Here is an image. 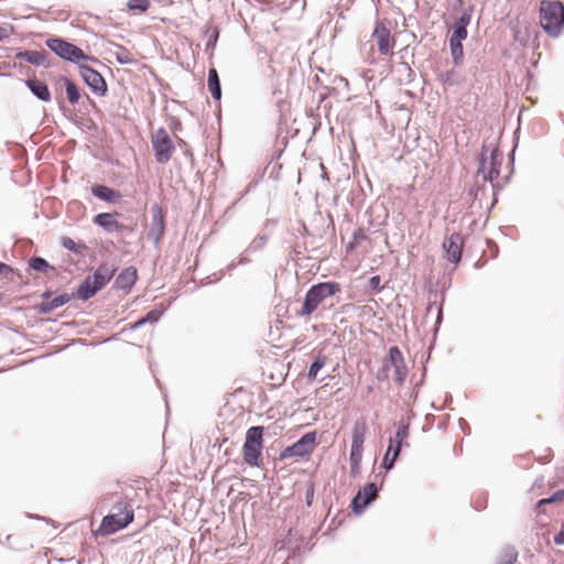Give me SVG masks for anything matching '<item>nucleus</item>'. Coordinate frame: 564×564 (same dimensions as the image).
Instances as JSON below:
<instances>
[{"label": "nucleus", "instance_id": "0eeeda50", "mask_svg": "<svg viewBox=\"0 0 564 564\" xmlns=\"http://www.w3.org/2000/svg\"><path fill=\"white\" fill-rule=\"evenodd\" d=\"M264 427L261 425L250 426L246 432L242 445V457L245 464L251 467L261 466V455L263 451Z\"/></svg>", "mask_w": 564, "mask_h": 564}, {"label": "nucleus", "instance_id": "4c0bfd02", "mask_svg": "<svg viewBox=\"0 0 564 564\" xmlns=\"http://www.w3.org/2000/svg\"><path fill=\"white\" fill-rule=\"evenodd\" d=\"M112 44L118 48V51L113 53V56L119 65H131L134 63V59L132 58L131 53L128 48H126L121 44Z\"/></svg>", "mask_w": 564, "mask_h": 564}, {"label": "nucleus", "instance_id": "39448f33", "mask_svg": "<svg viewBox=\"0 0 564 564\" xmlns=\"http://www.w3.org/2000/svg\"><path fill=\"white\" fill-rule=\"evenodd\" d=\"M279 546L273 553V561H283L281 564H301L303 536L299 535L293 529H289L286 535L276 543Z\"/></svg>", "mask_w": 564, "mask_h": 564}, {"label": "nucleus", "instance_id": "9d476101", "mask_svg": "<svg viewBox=\"0 0 564 564\" xmlns=\"http://www.w3.org/2000/svg\"><path fill=\"white\" fill-rule=\"evenodd\" d=\"M317 444V431L304 433L297 441L280 451L279 459L305 458L310 456Z\"/></svg>", "mask_w": 564, "mask_h": 564}, {"label": "nucleus", "instance_id": "c9c22d12", "mask_svg": "<svg viewBox=\"0 0 564 564\" xmlns=\"http://www.w3.org/2000/svg\"><path fill=\"white\" fill-rule=\"evenodd\" d=\"M448 46L453 65L455 67L462 66L465 57L463 42L448 41Z\"/></svg>", "mask_w": 564, "mask_h": 564}, {"label": "nucleus", "instance_id": "37998d69", "mask_svg": "<svg viewBox=\"0 0 564 564\" xmlns=\"http://www.w3.org/2000/svg\"><path fill=\"white\" fill-rule=\"evenodd\" d=\"M78 106V112L83 116L88 115L91 110L97 109V102L94 98L90 97L88 94H84V97L79 101Z\"/></svg>", "mask_w": 564, "mask_h": 564}, {"label": "nucleus", "instance_id": "6e6552de", "mask_svg": "<svg viewBox=\"0 0 564 564\" xmlns=\"http://www.w3.org/2000/svg\"><path fill=\"white\" fill-rule=\"evenodd\" d=\"M367 433V424L364 419H358L354 423L351 432V446L349 453L350 477L356 478L361 470V460L364 453V443Z\"/></svg>", "mask_w": 564, "mask_h": 564}, {"label": "nucleus", "instance_id": "b1692460", "mask_svg": "<svg viewBox=\"0 0 564 564\" xmlns=\"http://www.w3.org/2000/svg\"><path fill=\"white\" fill-rule=\"evenodd\" d=\"M58 82L63 84L66 99L72 106L78 105L84 97V94H87L70 77L66 75H59Z\"/></svg>", "mask_w": 564, "mask_h": 564}, {"label": "nucleus", "instance_id": "423d86ee", "mask_svg": "<svg viewBox=\"0 0 564 564\" xmlns=\"http://www.w3.org/2000/svg\"><path fill=\"white\" fill-rule=\"evenodd\" d=\"M395 433L394 437H390L388 447L383 454L380 467L387 471L394 468L395 462L400 457L402 448L409 447L410 444L406 441L410 435L409 424L400 420L394 423Z\"/></svg>", "mask_w": 564, "mask_h": 564}, {"label": "nucleus", "instance_id": "bf43d9fd", "mask_svg": "<svg viewBox=\"0 0 564 564\" xmlns=\"http://www.w3.org/2000/svg\"><path fill=\"white\" fill-rule=\"evenodd\" d=\"M427 292H429V300H436L437 295H438V281L435 283H433L432 281H429Z\"/></svg>", "mask_w": 564, "mask_h": 564}, {"label": "nucleus", "instance_id": "aec40b11", "mask_svg": "<svg viewBox=\"0 0 564 564\" xmlns=\"http://www.w3.org/2000/svg\"><path fill=\"white\" fill-rule=\"evenodd\" d=\"M25 87L30 90L33 97L42 102L52 101V91L46 82L39 79L35 75L23 79Z\"/></svg>", "mask_w": 564, "mask_h": 564}, {"label": "nucleus", "instance_id": "69168bd1", "mask_svg": "<svg viewBox=\"0 0 564 564\" xmlns=\"http://www.w3.org/2000/svg\"><path fill=\"white\" fill-rule=\"evenodd\" d=\"M458 425H459V429L462 430V432L465 434V435H470L471 433V429L468 424V422L465 420V419H459L458 420Z\"/></svg>", "mask_w": 564, "mask_h": 564}, {"label": "nucleus", "instance_id": "8fccbe9b", "mask_svg": "<svg viewBox=\"0 0 564 564\" xmlns=\"http://www.w3.org/2000/svg\"><path fill=\"white\" fill-rule=\"evenodd\" d=\"M8 273L15 274L21 280L22 285L29 284L28 280H23V275L19 270H15L13 267H11L10 264H8L6 262H0V274H8Z\"/></svg>", "mask_w": 564, "mask_h": 564}, {"label": "nucleus", "instance_id": "f3484780", "mask_svg": "<svg viewBox=\"0 0 564 564\" xmlns=\"http://www.w3.org/2000/svg\"><path fill=\"white\" fill-rule=\"evenodd\" d=\"M14 58L17 61L25 62L32 66H43L44 68H51L52 63L50 62V53L44 48L41 50H19Z\"/></svg>", "mask_w": 564, "mask_h": 564}, {"label": "nucleus", "instance_id": "9b49d317", "mask_svg": "<svg viewBox=\"0 0 564 564\" xmlns=\"http://www.w3.org/2000/svg\"><path fill=\"white\" fill-rule=\"evenodd\" d=\"M386 475L382 476L381 485L378 486L372 481L366 482L360 487L350 500V509L355 516H361L376 501V496L382 489V482Z\"/></svg>", "mask_w": 564, "mask_h": 564}, {"label": "nucleus", "instance_id": "774afa93", "mask_svg": "<svg viewBox=\"0 0 564 564\" xmlns=\"http://www.w3.org/2000/svg\"><path fill=\"white\" fill-rule=\"evenodd\" d=\"M13 67H14L15 69H18V72H19L21 75H26L28 77H31V76H30L31 69H30L28 66H25V65H23V64H21V63H20V64H14V65H13Z\"/></svg>", "mask_w": 564, "mask_h": 564}, {"label": "nucleus", "instance_id": "49530a36", "mask_svg": "<svg viewBox=\"0 0 564 564\" xmlns=\"http://www.w3.org/2000/svg\"><path fill=\"white\" fill-rule=\"evenodd\" d=\"M283 150H275L272 155L271 160L268 164V167L272 165L270 177L276 178L280 170L282 169V164L279 162L280 158L282 156Z\"/></svg>", "mask_w": 564, "mask_h": 564}, {"label": "nucleus", "instance_id": "5fc2aeb1", "mask_svg": "<svg viewBox=\"0 0 564 564\" xmlns=\"http://www.w3.org/2000/svg\"><path fill=\"white\" fill-rule=\"evenodd\" d=\"M389 373H390L389 365L382 364V366L375 373V377L378 381L383 382V381L389 380Z\"/></svg>", "mask_w": 564, "mask_h": 564}, {"label": "nucleus", "instance_id": "72a5a7b5", "mask_svg": "<svg viewBox=\"0 0 564 564\" xmlns=\"http://www.w3.org/2000/svg\"><path fill=\"white\" fill-rule=\"evenodd\" d=\"M438 80L448 87L458 86L463 83L464 78L454 68L440 73Z\"/></svg>", "mask_w": 564, "mask_h": 564}, {"label": "nucleus", "instance_id": "ddd939ff", "mask_svg": "<svg viewBox=\"0 0 564 564\" xmlns=\"http://www.w3.org/2000/svg\"><path fill=\"white\" fill-rule=\"evenodd\" d=\"M41 302L33 305V310L41 315L51 314L55 310L68 304L70 301L75 300V295L70 292H62L57 295H54L52 289L44 290L41 294Z\"/></svg>", "mask_w": 564, "mask_h": 564}, {"label": "nucleus", "instance_id": "864d4df0", "mask_svg": "<svg viewBox=\"0 0 564 564\" xmlns=\"http://www.w3.org/2000/svg\"><path fill=\"white\" fill-rule=\"evenodd\" d=\"M314 496H315V482L313 480H308L306 482V489H305V506L307 508L313 506Z\"/></svg>", "mask_w": 564, "mask_h": 564}, {"label": "nucleus", "instance_id": "7ed1b4c3", "mask_svg": "<svg viewBox=\"0 0 564 564\" xmlns=\"http://www.w3.org/2000/svg\"><path fill=\"white\" fill-rule=\"evenodd\" d=\"M540 24L551 37H558L564 29V3L560 0L540 1Z\"/></svg>", "mask_w": 564, "mask_h": 564}, {"label": "nucleus", "instance_id": "680f3d73", "mask_svg": "<svg viewBox=\"0 0 564 564\" xmlns=\"http://www.w3.org/2000/svg\"><path fill=\"white\" fill-rule=\"evenodd\" d=\"M252 253L251 251H247V248L240 253L238 257V263L240 265L249 264L251 262V259L249 258V254Z\"/></svg>", "mask_w": 564, "mask_h": 564}, {"label": "nucleus", "instance_id": "cd10ccee", "mask_svg": "<svg viewBox=\"0 0 564 564\" xmlns=\"http://www.w3.org/2000/svg\"><path fill=\"white\" fill-rule=\"evenodd\" d=\"M332 84H334V86H324L323 89L326 91L325 94H321V101L324 100L325 98V95H335V96H340L341 93L345 90V91H348L349 90V82L347 78L340 76V75H336L334 76V78L332 79Z\"/></svg>", "mask_w": 564, "mask_h": 564}, {"label": "nucleus", "instance_id": "bb28decb", "mask_svg": "<svg viewBox=\"0 0 564 564\" xmlns=\"http://www.w3.org/2000/svg\"><path fill=\"white\" fill-rule=\"evenodd\" d=\"M207 87L215 101H220L223 91L218 72L216 68L210 67L207 74Z\"/></svg>", "mask_w": 564, "mask_h": 564}, {"label": "nucleus", "instance_id": "7c9ffc66", "mask_svg": "<svg viewBox=\"0 0 564 564\" xmlns=\"http://www.w3.org/2000/svg\"><path fill=\"white\" fill-rule=\"evenodd\" d=\"M170 304L171 302H169L167 304L159 303L158 305L154 306V308H152L150 312L141 316L142 322H144V324H156L163 317V315L170 307Z\"/></svg>", "mask_w": 564, "mask_h": 564}, {"label": "nucleus", "instance_id": "412c9836", "mask_svg": "<svg viewBox=\"0 0 564 564\" xmlns=\"http://www.w3.org/2000/svg\"><path fill=\"white\" fill-rule=\"evenodd\" d=\"M90 193L95 198L111 205H117L122 199V194L118 189L102 183H94Z\"/></svg>", "mask_w": 564, "mask_h": 564}, {"label": "nucleus", "instance_id": "f704fd0d", "mask_svg": "<svg viewBox=\"0 0 564 564\" xmlns=\"http://www.w3.org/2000/svg\"><path fill=\"white\" fill-rule=\"evenodd\" d=\"M59 243L64 249H66L69 252H73L75 254H82L87 249V246L85 242H83V241L77 242L68 236L61 237Z\"/></svg>", "mask_w": 564, "mask_h": 564}, {"label": "nucleus", "instance_id": "f03ea898", "mask_svg": "<svg viewBox=\"0 0 564 564\" xmlns=\"http://www.w3.org/2000/svg\"><path fill=\"white\" fill-rule=\"evenodd\" d=\"M341 285L337 281H323L310 286L306 291L299 316H311L319 304L340 293Z\"/></svg>", "mask_w": 564, "mask_h": 564}, {"label": "nucleus", "instance_id": "4be33fe9", "mask_svg": "<svg viewBox=\"0 0 564 564\" xmlns=\"http://www.w3.org/2000/svg\"><path fill=\"white\" fill-rule=\"evenodd\" d=\"M116 268L108 262H101L90 274V281L98 288L99 291L104 290L112 280L116 273Z\"/></svg>", "mask_w": 564, "mask_h": 564}, {"label": "nucleus", "instance_id": "f257e3e1", "mask_svg": "<svg viewBox=\"0 0 564 564\" xmlns=\"http://www.w3.org/2000/svg\"><path fill=\"white\" fill-rule=\"evenodd\" d=\"M111 512L101 519L95 534L108 536L126 529L134 520V511L130 500L124 498L115 502Z\"/></svg>", "mask_w": 564, "mask_h": 564}, {"label": "nucleus", "instance_id": "4d7b16f0", "mask_svg": "<svg viewBox=\"0 0 564 564\" xmlns=\"http://www.w3.org/2000/svg\"><path fill=\"white\" fill-rule=\"evenodd\" d=\"M444 302H445V292L441 291V302H440V305L437 306V316H436V322H435V328H438L443 321ZM435 332H437V329H435Z\"/></svg>", "mask_w": 564, "mask_h": 564}, {"label": "nucleus", "instance_id": "052dcab7", "mask_svg": "<svg viewBox=\"0 0 564 564\" xmlns=\"http://www.w3.org/2000/svg\"><path fill=\"white\" fill-rule=\"evenodd\" d=\"M553 542L556 545H564V520L561 523L560 531L556 534H554Z\"/></svg>", "mask_w": 564, "mask_h": 564}, {"label": "nucleus", "instance_id": "c756f323", "mask_svg": "<svg viewBox=\"0 0 564 564\" xmlns=\"http://www.w3.org/2000/svg\"><path fill=\"white\" fill-rule=\"evenodd\" d=\"M35 271L37 273H47L50 271H55V267L51 264L45 258L40 256L31 257L28 260L26 271Z\"/></svg>", "mask_w": 564, "mask_h": 564}, {"label": "nucleus", "instance_id": "5701e85b", "mask_svg": "<svg viewBox=\"0 0 564 564\" xmlns=\"http://www.w3.org/2000/svg\"><path fill=\"white\" fill-rule=\"evenodd\" d=\"M123 215L119 212H104L93 217V224L104 229L107 234H116L118 220Z\"/></svg>", "mask_w": 564, "mask_h": 564}, {"label": "nucleus", "instance_id": "0e129e2a", "mask_svg": "<svg viewBox=\"0 0 564 564\" xmlns=\"http://www.w3.org/2000/svg\"><path fill=\"white\" fill-rule=\"evenodd\" d=\"M25 517L29 518V519L42 520V521H45V522L51 523V524L55 523V521L53 519L44 517V516H39V514H35V513L26 512Z\"/></svg>", "mask_w": 564, "mask_h": 564}, {"label": "nucleus", "instance_id": "a19ab883", "mask_svg": "<svg viewBox=\"0 0 564 564\" xmlns=\"http://www.w3.org/2000/svg\"><path fill=\"white\" fill-rule=\"evenodd\" d=\"M475 11V4L470 3L468 4L464 10L463 12L460 13V15L455 20L454 22V26H458V28H465L467 29L468 25L470 24L471 22V18H473V13Z\"/></svg>", "mask_w": 564, "mask_h": 564}, {"label": "nucleus", "instance_id": "603ef678", "mask_svg": "<svg viewBox=\"0 0 564 564\" xmlns=\"http://www.w3.org/2000/svg\"><path fill=\"white\" fill-rule=\"evenodd\" d=\"M368 288L375 294H379L383 291V285L381 284V276L379 274L371 275L368 280Z\"/></svg>", "mask_w": 564, "mask_h": 564}, {"label": "nucleus", "instance_id": "79ce46f5", "mask_svg": "<svg viewBox=\"0 0 564 564\" xmlns=\"http://www.w3.org/2000/svg\"><path fill=\"white\" fill-rule=\"evenodd\" d=\"M127 9L134 14H142L148 11L151 6L150 0H128Z\"/></svg>", "mask_w": 564, "mask_h": 564}, {"label": "nucleus", "instance_id": "2eb2a0df", "mask_svg": "<svg viewBox=\"0 0 564 564\" xmlns=\"http://www.w3.org/2000/svg\"><path fill=\"white\" fill-rule=\"evenodd\" d=\"M152 223L147 232V238L151 240L156 249L161 247V240L165 232V217L160 204L154 203L151 206Z\"/></svg>", "mask_w": 564, "mask_h": 564}, {"label": "nucleus", "instance_id": "1a4fd4ad", "mask_svg": "<svg viewBox=\"0 0 564 564\" xmlns=\"http://www.w3.org/2000/svg\"><path fill=\"white\" fill-rule=\"evenodd\" d=\"M45 46L59 59L72 63L77 67L80 65L79 58H83V50L68 39L50 35L45 40Z\"/></svg>", "mask_w": 564, "mask_h": 564}, {"label": "nucleus", "instance_id": "58836bf2", "mask_svg": "<svg viewBox=\"0 0 564 564\" xmlns=\"http://www.w3.org/2000/svg\"><path fill=\"white\" fill-rule=\"evenodd\" d=\"M367 239H368V236L366 234V229L364 227L357 228L352 232L351 240L346 245V252L347 253L352 252L361 241L367 240Z\"/></svg>", "mask_w": 564, "mask_h": 564}, {"label": "nucleus", "instance_id": "393cba45", "mask_svg": "<svg viewBox=\"0 0 564 564\" xmlns=\"http://www.w3.org/2000/svg\"><path fill=\"white\" fill-rule=\"evenodd\" d=\"M487 186L485 184H479L477 178L475 177L473 185H470L469 188L467 189V195L471 199L469 206L471 213H474L476 209L484 208V200L487 198Z\"/></svg>", "mask_w": 564, "mask_h": 564}, {"label": "nucleus", "instance_id": "13d9d810", "mask_svg": "<svg viewBox=\"0 0 564 564\" xmlns=\"http://www.w3.org/2000/svg\"><path fill=\"white\" fill-rule=\"evenodd\" d=\"M169 128L173 133H176L177 131H181L183 128L182 121L177 117L170 116L169 117Z\"/></svg>", "mask_w": 564, "mask_h": 564}, {"label": "nucleus", "instance_id": "a18cd8bd", "mask_svg": "<svg viewBox=\"0 0 564 564\" xmlns=\"http://www.w3.org/2000/svg\"><path fill=\"white\" fill-rule=\"evenodd\" d=\"M205 35H207L205 51L208 52L215 50L219 39V30L217 28L209 26L206 29Z\"/></svg>", "mask_w": 564, "mask_h": 564}, {"label": "nucleus", "instance_id": "c03bdc74", "mask_svg": "<svg viewBox=\"0 0 564 564\" xmlns=\"http://www.w3.org/2000/svg\"><path fill=\"white\" fill-rule=\"evenodd\" d=\"M269 240V236L267 234H258L254 239L247 247V251L258 252L264 248Z\"/></svg>", "mask_w": 564, "mask_h": 564}, {"label": "nucleus", "instance_id": "473e14b6", "mask_svg": "<svg viewBox=\"0 0 564 564\" xmlns=\"http://www.w3.org/2000/svg\"><path fill=\"white\" fill-rule=\"evenodd\" d=\"M519 553L513 545L505 546L497 556L496 564H516Z\"/></svg>", "mask_w": 564, "mask_h": 564}, {"label": "nucleus", "instance_id": "6e6d98bb", "mask_svg": "<svg viewBox=\"0 0 564 564\" xmlns=\"http://www.w3.org/2000/svg\"><path fill=\"white\" fill-rule=\"evenodd\" d=\"M408 376V368L394 370V382L398 387H402Z\"/></svg>", "mask_w": 564, "mask_h": 564}, {"label": "nucleus", "instance_id": "de8ad7c7", "mask_svg": "<svg viewBox=\"0 0 564 564\" xmlns=\"http://www.w3.org/2000/svg\"><path fill=\"white\" fill-rule=\"evenodd\" d=\"M491 184L492 199L488 206H486L487 216L491 213L498 203V194L502 191L505 185L501 182L494 181Z\"/></svg>", "mask_w": 564, "mask_h": 564}, {"label": "nucleus", "instance_id": "f8f14e48", "mask_svg": "<svg viewBox=\"0 0 564 564\" xmlns=\"http://www.w3.org/2000/svg\"><path fill=\"white\" fill-rule=\"evenodd\" d=\"M152 149L155 161L166 164L175 152V144L164 127H159L152 135Z\"/></svg>", "mask_w": 564, "mask_h": 564}, {"label": "nucleus", "instance_id": "a878e982", "mask_svg": "<svg viewBox=\"0 0 564 564\" xmlns=\"http://www.w3.org/2000/svg\"><path fill=\"white\" fill-rule=\"evenodd\" d=\"M99 292L100 291L98 290V288L90 281V278L85 276V279L72 293L75 295V300L87 302L95 295H97Z\"/></svg>", "mask_w": 564, "mask_h": 564}, {"label": "nucleus", "instance_id": "6ab92c4d", "mask_svg": "<svg viewBox=\"0 0 564 564\" xmlns=\"http://www.w3.org/2000/svg\"><path fill=\"white\" fill-rule=\"evenodd\" d=\"M138 281V270L133 265H129L123 268L115 278L112 289L121 290L126 294L130 293L132 288L135 285Z\"/></svg>", "mask_w": 564, "mask_h": 564}, {"label": "nucleus", "instance_id": "e2e57ef3", "mask_svg": "<svg viewBox=\"0 0 564 564\" xmlns=\"http://www.w3.org/2000/svg\"><path fill=\"white\" fill-rule=\"evenodd\" d=\"M82 55H83V58H79V64H86L87 62H90L94 64L100 63L96 56L86 54L84 51H83Z\"/></svg>", "mask_w": 564, "mask_h": 564}, {"label": "nucleus", "instance_id": "a211bd4d", "mask_svg": "<svg viewBox=\"0 0 564 564\" xmlns=\"http://www.w3.org/2000/svg\"><path fill=\"white\" fill-rule=\"evenodd\" d=\"M372 36L377 42L379 54L388 55L391 52L393 44L390 29L387 28L382 21L377 20L375 23Z\"/></svg>", "mask_w": 564, "mask_h": 564}, {"label": "nucleus", "instance_id": "4468645a", "mask_svg": "<svg viewBox=\"0 0 564 564\" xmlns=\"http://www.w3.org/2000/svg\"><path fill=\"white\" fill-rule=\"evenodd\" d=\"M77 68L82 80L94 95L98 97L107 96L108 84L100 72L88 64H80Z\"/></svg>", "mask_w": 564, "mask_h": 564}, {"label": "nucleus", "instance_id": "338daca9", "mask_svg": "<svg viewBox=\"0 0 564 564\" xmlns=\"http://www.w3.org/2000/svg\"><path fill=\"white\" fill-rule=\"evenodd\" d=\"M132 231H133V227L132 226L123 224V223H120L118 220V229H117L116 234L132 232Z\"/></svg>", "mask_w": 564, "mask_h": 564}, {"label": "nucleus", "instance_id": "20e7f679", "mask_svg": "<svg viewBox=\"0 0 564 564\" xmlns=\"http://www.w3.org/2000/svg\"><path fill=\"white\" fill-rule=\"evenodd\" d=\"M477 162V175H482L484 182L497 181L502 164V152L498 147L484 142Z\"/></svg>", "mask_w": 564, "mask_h": 564}, {"label": "nucleus", "instance_id": "c85d7f7f", "mask_svg": "<svg viewBox=\"0 0 564 564\" xmlns=\"http://www.w3.org/2000/svg\"><path fill=\"white\" fill-rule=\"evenodd\" d=\"M384 365H389V369L393 370L406 368L405 360L401 349L398 346H391L388 349V360L383 361Z\"/></svg>", "mask_w": 564, "mask_h": 564}, {"label": "nucleus", "instance_id": "3c124183", "mask_svg": "<svg viewBox=\"0 0 564 564\" xmlns=\"http://www.w3.org/2000/svg\"><path fill=\"white\" fill-rule=\"evenodd\" d=\"M519 132H520V128H518L513 132L512 150L508 153V165L510 166V170H512V171H514V154H516V150H517L518 144H519Z\"/></svg>", "mask_w": 564, "mask_h": 564}, {"label": "nucleus", "instance_id": "e433bc0d", "mask_svg": "<svg viewBox=\"0 0 564 564\" xmlns=\"http://www.w3.org/2000/svg\"><path fill=\"white\" fill-rule=\"evenodd\" d=\"M327 362V357L325 355L319 354L310 365L306 378L308 381H314L318 375V372L325 367Z\"/></svg>", "mask_w": 564, "mask_h": 564}, {"label": "nucleus", "instance_id": "ea45409f", "mask_svg": "<svg viewBox=\"0 0 564 564\" xmlns=\"http://www.w3.org/2000/svg\"><path fill=\"white\" fill-rule=\"evenodd\" d=\"M563 500H564V488L554 491L552 495H550L546 498H542V499L538 500L534 505V510L539 511L544 506L560 502Z\"/></svg>", "mask_w": 564, "mask_h": 564}, {"label": "nucleus", "instance_id": "2f4dec72", "mask_svg": "<svg viewBox=\"0 0 564 564\" xmlns=\"http://www.w3.org/2000/svg\"><path fill=\"white\" fill-rule=\"evenodd\" d=\"M56 102L63 116L72 121L77 128L83 129L85 127L83 117L74 116L70 109L66 106L65 100L62 96H56Z\"/></svg>", "mask_w": 564, "mask_h": 564}, {"label": "nucleus", "instance_id": "09e8293b", "mask_svg": "<svg viewBox=\"0 0 564 564\" xmlns=\"http://www.w3.org/2000/svg\"><path fill=\"white\" fill-rule=\"evenodd\" d=\"M468 36V30L465 29V28H458V26H454L453 25V29H452V33L448 37V41H453V42H464Z\"/></svg>", "mask_w": 564, "mask_h": 564}, {"label": "nucleus", "instance_id": "dca6fc26", "mask_svg": "<svg viewBox=\"0 0 564 564\" xmlns=\"http://www.w3.org/2000/svg\"><path fill=\"white\" fill-rule=\"evenodd\" d=\"M465 245V238L459 232H452L442 243L444 258L447 262L458 264L462 260V251Z\"/></svg>", "mask_w": 564, "mask_h": 564}]
</instances>
